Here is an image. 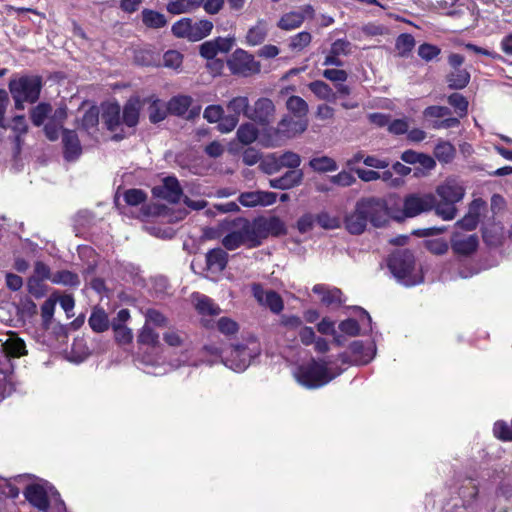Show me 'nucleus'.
Returning a JSON list of instances; mask_svg holds the SVG:
<instances>
[{"mask_svg":"<svg viewBox=\"0 0 512 512\" xmlns=\"http://www.w3.org/2000/svg\"><path fill=\"white\" fill-rule=\"evenodd\" d=\"M387 203L383 198L364 197L356 202L354 210L345 217V227L349 233L359 235L370 222L375 227L387 221Z\"/></svg>","mask_w":512,"mask_h":512,"instance_id":"1","label":"nucleus"},{"mask_svg":"<svg viewBox=\"0 0 512 512\" xmlns=\"http://www.w3.org/2000/svg\"><path fill=\"white\" fill-rule=\"evenodd\" d=\"M388 267L395 278L405 286H414L423 282V276L415 268V258L411 251L401 250L393 253Z\"/></svg>","mask_w":512,"mask_h":512,"instance_id":"2","label":"nucleus"},{"mask_svg":"<svg viewBox=\"0 0 512 512\" xmlns=\"http://www.w3.org/2000/svg\"><path fill=\"white\" fill-rule=\"evenodd\" d=\"M307 126V120L284 116L276 127L265 129L261 133V143L265 147L280 146L285 139L294 138L303 133Z\"/></svg>","mask_w":512,"mask_h":512,"instance_id":"3","label":"nucleus"},{"mask_svg":"<svg viewBox=\"0 0 512 512\" xmlns=\"http://www.w3.org/2000/svg\"><path fill=\"white\" fill-rule=\"evenodd\" d=\"M42 79L36 75H24L9 82V90L15 102V108L24 109V103H35L40 96Z\"/></svg>","mask_w":512,"mask_h":512,"instance_id":"4","label":"nucleus"},{"mask_svg":"<svg viewBox=\"0 0 512 512\" xmlns=\"http://www.w3.org/2000/svg\"><path fill=\"white\" fill-rule=\"evenodd\" d=\"M260 353V344L255 339H249L245 344L232 346L229 354L222 358V362L233 371L243 372Z\"/></svg>","mask_w":512,"mask_h":512,"instance_id":"5","label":"nucleus"},{"mask_svg":"<svg viewBox=\"0 0 512 512\" xmlns=\"http://www.w3.org/2000/svg\"><path fill=\"white\" fill-rule=\"evenodd\" d=\"M436 203V195L433 193H410L403 199L402 210L394 215L397 221L406 218H414L422 213L433 210Z\"/></svg>","mask_w":512,"mask_h":512,"instance_id":"6","label":"nucleus"},{"mask_svg":"<svg viewBox=\"0 0 512 512\" xmlns=\"http://www.w3.org/2000/svg\"><path fill=\"white\" fill-rule=\"evenodd\" d=\"M295 376L299 384L309 389L322 387L335 377L329 374L326 363L317 361L301 366Z\"/></svg>","mask_w":512,"mask_h":512,"instance_id":"7","label":"nucleus"},{"mask_svg":"<svg viewBox=\"0 0 512 512\" xmlns=\"http://www.w3.org/2000/svg\"><path fill=\"white\" fill-rule=\"evenodd\" d=\"M276 106L268 97L258 98L250 106L248 119L262 127V133L265 129L271 128L270 125L276 120Z\"/></svg>","mask_w":512,"mask_h":512,"instance_id":"8","label":"nucleus"},{"mask_svg":"<svg viewBox=\"0 0 512 512\" xmlns=\"http://www.w3.org/2000/svg\"><path fill=\"white\" fill-rule=\"evenodd\" d=\"M227 65L232 74L243 77L258 74L261 70V64L252 54L243 49L235 50L227 60Z\"/></svg>","mask_w":512,"mask_h":512,"instance_id":"9","label":"nucleus"},{"mask_svg":"<svg viewBox=\"0 0 512 512\" xmlns=\"http://www.w3.org/2000/svg\"><path fill=\"white\" fill-rule=\"evenodd\" d=\"M230 228L239 235L241 242L247 248H256L261 245L255 219L250 221L244 217H238L231 222Z\"/></svg>","mask_w":512,"mask_h":512,"instance_id":"10","label":"nucleus"},{"mask_svg":"<svg viewBox=\"0 0 512 512\" xmlns=\"http://www.w3.org/2000/svg\"><path fill=\"white\" fill-rule=\"evenodd\" d=\"M52 486L28 485L24 491L26 500L39 511L49 512Z\"/></svg>","mask_w":512,"mask_h":512,"instance_id":"11","label":"nucleus"},{"mask_svg":"<svg viewBox=\"0 0 512 512\" xmlns=\"http://www.w3.org/2000/svg\"><path fill=\"white\" fill-rule=\"evenodd\" d=\"M252 293L257 302L270 309L274 314H279L284 303L281 296L274 290H264L260 284H253Z\"/></svg>","mask_w":512,"mask_h":512,"instance_id":"12","label":"nucleus"},{"mask_svg":"<svg viewBox=\"0 0 512 512\" xmlns=\"http://www.w3.org/2000/svg\"><path fill=\"white\" fill-rule=\"evenodd\" d=\"M155 197L164 199L170 203H178L183 194L178 179L174 176H168L163 179L162 185L155 186L152 189Z\"/></svg>","mask_w":512,"mask_h":512,"instance_id":"13","label":"nucleus"},{"mask_svg":"<svg viewBox=\"0 0 512 512\" xmlns=\"http://www.w3.org/2000/svg\"><path fill=\"white\" fill-rule=\"evenodd\" d=\"M436 195L440 199L458 203L464 198L465 187L460 180L448 178L444 183L437 186Z\"/></svg>","mask_w":512,"mask_h":512,"instance_id":"14","label":"nucleus"},{"mask_svg":"<svg viewBox=\"0 0 512 512\" xmlns=\"http://www.w3.org/2000/svg\"><path fill=\"white\" fill-rule=\"evenodd\" d=\"M257 231L260 242L266 239L269 235L279 236L286 232L283 221L276 216L272 217H258L255 218Z\"/></svg>","mask_w":512,"mask_h":512,"instance_id":"15","label":"nucleus"},{"mask_svg":"<svg viewBox=\"0 0 512 512\" xmlns=\"http://www.w3.org/2000/svg\"><path fill=\"white\" fill-rule=\"evenodd\" d=\"M67 118V107L61 105L57 107L48 117V121L44 126V133L50 141L59 138V133L63 131V123Z\"/></svg>","mask_w":512,"mask_h":512,"instance_id":"16","label":"nucleus"},{"mask_svg":"<svg viewBox=\"0 0 512 512\" xmlns=\"http://www.w3.org/2000/svg\"><path fill=\"white\" fill-rule=\"evenodd\" d=\"M277 195L269 191H249L239 195L238 201L244 207L269 206L276 202Z\"/></svg>","mask_w":512,"mask_h":512,"instance_id":"17","label":"nucleus"},{"mask_svg":"<svg viewBox=\"0 0 512 512\" xmlns=\"http://www.w3.org/2000/svg\"><path fill=\"white\" fill-rule=\"evenodd\" d=\"M479 241L475 234L453 233L451 236V247L458 255H470L476 251Z\"/></svg>","mask_w":512,"mask_h":512,"instance_id":"18","label":"nucleus"},{"mask_svg":"<svg viewBox=\"0 0 512 512\" xmlns=\"http://www.w3.org/2000/svg\"><path fill=\"white\" fill-rule=\"evenodd\" d=\"M302 170H288L282 176L269 180V186L274 189L288 190L299 186L303 181Z\"/></svg>","mask_w":512,"mask_h":512,"instance_id":"19","label":"nucleus"},{"mask_svg":"<svg viewBox=\"0 0 512 512\" xmlns=\"http://www.w3.org/2000/svg\"><path fill=\"white\" fill-rule=\"evenodd\" d=\"M62 142L64 157L68 161L77 159L82 153V147L77 133L74 130L63 129Z\"/></svg>","mask_w":512,"mask_h":512,"instance_id":"20","label":"nucleus"},{"mask_svg":"<svg viewBox=\"0 0 512 512\" xmlns=\"http://www.w3.org/2000/svg\"><path fill=\"white\" fill-rule=\"evenodd\" d=\"M312 291L320 296L322 304L326 306H339L342 304V291L336 287L316 284Z\"/></svg>","mask_w":512,"mask_h":512,"instance_id":"21","label":"nucleus"},{"mask_svg":"<svg viewBox=\"0 0 512 512\" xmlns=\"http://www.w3.org/2000/svg\"><path fill=\"white\" fill-rule=\"evenodd\" d=\"M141 101L139 98H130L124 105L121 114L122 122L129 128H134L139 122Z\"/></svg>","mask_w":512,"mask_h":512,"instance_id":"22","label":"nucleus"},{"mask_svg":"<svg viewBox=\"0 0 512 512\" xmlns=\"http://www.w3.org/2000/svg\"><path fill=\"white\" fill-rule=\"evenodd\" d=\"M229 255L222 248H214L206 253V265L210 271L222 272L228 263Z\"/></svg>","mask_w":512,"mask_h":512,"instance_id":"23","label":"nucleus"},{"mask_svg":"<svg viewBox=\"0 0 512 512\" xmlns=\"http://www.w3.org/2000/svg\"><path fill=\"white\" fill-rule=\"evenodd\" d=\"M107 129L111 132L117 131L122 122L121 107L118 103L109 104L102 115Z\"/></svg>","mask_w":512,"mask_h":512,"instance_id":"24","label":"nucleus"},{"mask_svg":"<svg viewBox=\"0 0 512 512\" xmlns=\"http://www.w3.org/2000/svg\"><path fill=\"white\" fill-rule=\"evenodd\" d=\"M268 35V24L264 19H259L254 26L249 28L246 34V42L250 46L262 44Z\"/></svg>","mask_w":512,"mask_h":512,"instance_id":"25","label":"nucleus"},{"mask_svg":"<svg viewBox=\"0 0 512 512\" xmlns=\"http://www.w3.org/2000/svg\"><path fill=\"white\" fill-rule=\"evenodd\" d=\"M195 308L202 316H217L221 313V308L211 298L203 294H196Z\"/></svg>","mask_w":512,"mask_h":512,"instance_id":"26","label":"nucleus"},{"mask_svg":"<svg viewBox=\"0 0 512 512\" xmlns=\"http://www.w3.org/2000/svg\"><path fill=\"white\" fill-rule=\"evenodd\" d=\"M305 21V15L297 11L284 13L277 21V27L283 31H292L302 26Z\"/></svg>","mask_w":512,"mask_h":512,"instance_id":"27","label":"nucleus"},{"mask_svg":"<svg viewBox=\"0 0 512 512\" xmlns=\"http://www.w3.org/2000/svg\"><path fill=\"white\" fill-rule=\"evenodd\" d=\"M213 22L208 19L193 21L191 19L189 41L196 42L210 35L213 30Z\"/></svg>","mask_w":512,"mask_h":512,"instance_id":"28","label":"nucleus"},{"mask_svg":"<svg viewBox=\"0 0 512 512\" xmlns=\"http://www.w3.org/2000/svg\"><path fill=\"white\" fill-rule=\"evenodd\" d=\"M470 73L464 68L452 69L446 76V82L450 89H464L470 82Z\"/></svg>","mask_w":512,"mask_h":512,"instance_id":"29","label":"nucleus"},{"mask_svg":"<svg viewBox=\"0 0 512 512\" xmlns=\"http://www.w3.org/2000/svg\"><path fill=\"white\" fill-rule=\"evenodd\" d=\"M204 2V0L168 1L166 4V10L173 15L189 13L204 4Z\"/></svg>","mask_w":512,"mask_h":512,"instance_id":"30","label":"nucleus"},{"mask_svg":"<svg viewBox=\"0 0 512 512\" xmlns=\"http://www.w3.org/2000/svg\"><path fill=\"white\" fill-rule=\"evenodd\" d=\"M236 136L243 145H250L257 140L259 130L254 122H245L238 127Z\"/></svg>","mask_w":512,"mask_h":512,"instance_id":"31","label":"nucleus"},{"mask_svg":"<svg viewBox=\"0 0 512 512\" xmlns=\"http://www.w3.org/2000/svg\"><path fill=\"white\" fill-rule=\"evenodd\" d=\"M311 92L320 100L335 102L336 101V93L332 90V88L321 80H316L311 82L308 85Z\"/></svg>","mask_w":512,"mask_h":512,"instance_id":"32","label":"nucleus"},{"mask_svg":"<svg viewBox=\"0 0 512 512\" xmlns=\"http://www.w3.org/2000/svg\"><path fill=\"white\" fill-rule=\"evenodd\" d=\"M89 326L94 332L101 333L109 328V319L101 308H94L88 320Z\"/></svg>","mask_w":512,"mask_h":512,"instance_id":"33","label":"nucleus"},{"mask_svg":"<svg viewBox=\"0 0 512 512\" xmlns=\"http://www.w3.org/2000/svg\"><path fill=\"white\" fill-rule=\"evenodd\" d=\"M352 354L355 356L354 362L358 365L369 363L373 357L374 352L371 347L365 348L361 341H354L350 345Z\"/></svg>","mask_w":512,"mask_h":512,"instance_id":"34","label":"nucleus"},{"mask_svg":"<svg viewBox=\"0 0 512 512\" xmlns=\"http://www.w3.org/2000/svg\"><path fill=\"white\" fill-rule=\"evenodd\" d=\"M433 210L444 221L453 220L457 215L456 203L445 199L436 200Z\"/></svg>","mask_w":512,"mask_h":512,"instance_id":"35","label":"nucleus"},{"mask_svg":"<svg viewBox=\"0 0 512 512\" xmlns=\"http://www.w3.org/2000/svg\"><path fill=\"white\" fill-rule=\"evenodd\" d=\"M309 166L318 173L334 172L338 169L336 161L329 156L314 157L309 161Z\"/></svg>","mask_w":512,"mask_h":512,"instance_id":"36","label":"nucleus"},{"mask_svg":"<svg viewBox=\"0 0 512 512\" xmlns=\"http://www.w3.org/2000/svg\"><path fill=\"white\" fill-rule=\"evenodd\" d=\"M99 124V109L96 106L89 108L81 119V128L92 135L97 131Z\"/></svg>","mask_w":512,"mask_h":512,"instance_id":"37","label":"nucleus"},{"mask_svg":"<svg viewBox=\"0 0 512 512\" xmlns=\"http://www.w3.org/2000/svg\"><path fill=\"white\" fill-rule=\"evenodd\" d=\"M141 14L143 24L148 28L159 29L167 24L164 14L158 11L144 9Z\"/></svg>","mask_w":512,"mask_h":512,"instance_id":"38","label":"nucleus"},{"mask_svg":"<svg viewBox=\"0 0 512 512\" xmlns=\"http://www.w3.org/2000/svg\"><path fill=\"white\" fill-rule=\"evenodd\" d=\"M259 169L267 175L278 173L282 169L278 154L269 153L262 157L259 163Z\"/></svg>","mask_w":512,"mask_h":512,"instance_id":"39","label":"nucleus"},{"mask_svg":"<svg viewBox=\"0 0 512 512\" xmlns=\"http://www.w3.org/2000/svg\"><path fill=\"white\" fill-rule=\"evenodd\" d=\"M193 99L190 96L180 95L173 97L169 102V110L177 116H183L192 105Z\"/></svg>","mask_w":512,"mask_h":512,"instance_id":"40","label":"nucleus"},{"mask_svg":"<svg viewBox=\"0 0 512 512\" xmlns=\"http://www.w3.org/2000/svg\"><path fill=\"white\" fill-rule=\"evenodd\" d=\"M51 281L54 284L69 286V287H78L80 285V278L78 274L68 271L61 270L57 271L51 277Z\"/></svg>","mask_w":512,"mask_h":512,"instance_id":"41","label":"nucleus"},{"mask_svg":"<svg viewBox=\"0 0 512 512\" xmlns=\"http://www.w3.org/2000/svg\"><path fill=\"white\" fill-rule=\"evenodd\" d=\"M456 154L455 147L448 141L439 142L434 149V155L439 162L450 163Z\"/></svg>","mask_w":512,"mask_h":512,"instance_id":"42","label":"nucleus"},{"mask_svg":"<svg viewBox=\"0 0 512 512\" xmlns=\"http://www.w3.org/2000/svg\"><path fill=\"white\" fill-rule=\"evenodd\" d=\"M51 112L52 106L49 103H39L30 111V118L32 123L37 127L43 125L45 120L48 121V117L51 114Z\"/></svg>","mask_w":512,"mask_h":512,"instance_id":"43","label":"nucleus"},{"mask_svg":"<svg viewBox=\"0 0 512 512\" xmlns=\"http://www.w3.org/2000/svg\"><path fill=\"white\" fill-rule=\"evenodd\" d=\"M227 109L232 112V115H237V118L243 114L248 118V112L250 109L249 99L246 96H237L232 98L227 103Z\"/></svg>","mask_w":512,"mask_h":512,"instance_id":"44","label":"nucleus"},{"mask_svg":"<svg viewBox=\"0 0 512 512\" xmlns=\"http://www.w3.org/2000/svg\"><path fill=\"white\" fill-rule=\"evenodd\" d=\"M312 35L308 31H301L289 38L288 47L293 52H301L310 45Z\"/></svg>","mask_w":512,"mask_h":512,"instance_id":"45","label":"nucleus"},{"mask_svg":"<svg viewBox=\"0 0 512 512\" xmlns=\"http://www.w3.org/2000/svg\"><path fill=\"white\" fill-rule=\"evenodd\" d=\"M287 109L293 113L296 117H305L308 113L307 102L299 96H290L286 101Z\"/></svg>","mask_w":512,"mask_h":512,"instance_id":"46","label":"nucleus"},{"mask_svg":"<svg viewBox=\"0 0 512 512\" xmlns=\"http://www.w3.org/2000/svg\"><path fill=\"white\" fill-rule=\"evenodd\" d=\"M3 347L5 353L11 357H20L27 354L25 342L20 338L8 339Z\"/></svg>","mask_w":512,"mask_h":512,"instance_id":"47","label":"nucleus"},{"mask_svg":"<svg viewBox=\"0 0 512 512\" xmlns=\"http://www.w3.org/2000/svg\"><path fill=\"white\" fill-rule=\"evenodd\" d=\"M415 46V39L411 34H400L395 43L396 50L399 56L406 57L413 50Z\"/></svg>","mask_w":512,"mask_h":512,"instance_id":"48","label":"nucleus"},{"mask_svg":"<svg viewBox=\"0 0 512 512\" xmlns=\"http://www.w3.org/2000/svg\"><path fill=\"white\" fill-rule=\"evenodd\" d=\"M317 224L326 230H333L340 227V219L337 216L331 215L326 211H322L316 215Z\"/></svg>","mask_w":512,"mask_h":512,"instance_id":"49","label":"nucleus"},{"mask_svg":"<svg viewBox=\"0 0 512 512\" xmlns=\"http://www.w3.org/2000/svg\"><path fill=\"white\" fill-rule=\"evenodd\" d=\"M137 341L143 345L156 346L159 344V334L156 333L151 326L144 324Z\"/></svg>","mask_w":512,"mask_h":512,"instance_id":"50","label":"nucleus"},{"mask_svg":"<svg viewBox=\"0 0 512 512\" xmlns=\"http://www.w3.org/2000/svg\"><path fill=\"white\" fill-rule=\"evenodd\" d=\"M145 324L154 325L156 327H166L168 325V319L160 311L149 308L144 313Z\"/></svg>","mask_w":512,"mask_h":512,"instance_id":"51","label":"nucleus"},{"mask_svg":"<svg viewBox=\"0 0 512 512\" xmlns=\"http://www.w3.org/2000/svg\"><path fill=\"white\" fill-rule=\"evenodd\" d=\"M278 156L282 168H288L289 170H299L298 167L301 164V157L299 154L292 151H286L282 154H278Z\"/></svg>","mask_w":512,"mask_h":512,"instance_id":"52","label":"nucleus"},{"mask_svg":"<svg viewBox=\"0 0 512 512\" xmlns=\"http://www.w3.org/2000/svg\"><path fill=\"white\" fill-rule=\"evenodd\" d=\"M448 103L455 108L460 117H463L468 112V100L459 93H452L448 96Z\"/></svg>","mask_w":512,"mask_h":512,"instance_id":"53","label":"nucleus"},{"mask_svg":"<svg viewBox=\"0 0 512 512\" xmlns=\"http://www.w3.org/2000/svg\"><path fill=\"white\" fill-rule=\"evenodd\" d=\"M163 340L171 347H182L185 345L187 336L178 330H168L163 334Z\"/></svg>","mask_w":512,"mask_h":512,"instance_id":"54","label":"nucleus"},{"mask_svg":"<svg viewBox=\"0 0 512 512\" xmlns=\"http://www.w3.org/2000/svg\"><path fill=\"white\" fill-rule=\"evenodd\" d=\"M440 54L441 49L430 43H423L418 47V56L426 62L436 59Z\"/></svg>","mask_w":512,"mask_h":512,"instance_id":"55","label":"nucleus"},{"mask_svg":"<svg viewBox=\"0 0 512 512\" xmlns=\"http://www.w3.org/2000/svg\"><path fill=\"white\" fill-rule=\"evenodd\" d=\"M112 327H113L114 334H115V340L119 344H129L132 341L133 334H132V330L130 328H128L127 326L122 325L120 323H118V324L113 323Z\"/></svg>","mask_w":512,"mask_h":512,"instance_id":"56","label":"nucleus"},{"mask_svg":"<svg viewBox=\"0 0 512 512\" xmlns=\"http://www.w3.org/2000/svg\"><path fill=\"white\" fill-rule=\"evenodd\" d=\"M191 18H181L172 25L171 31L177 38H185L189 40Z\"/></svg>","mask_w":512,"mask_h":512,"instance_id":"57","label":"nucleus"},{"mask_svg":"<svg viewBox=\"0 0 512 512\" xmlns=\"http://www.w3.org/2000/svg\"><path fill=\"white\" fill-rule=\"evenodd\" d=\"M217 328L222 334L226 336H231L238 332L239 325L237 324L236 321L229 317H221L217 321Z\"/></svg>","mask_w":512,"mask_h":512,"instance_id":"58","label":"nucleus"},{"mask_svg":"<svg viewBox=\"0 0 512 512\" xmlns=\"http://www.w3.org/2000/svg\"><path fill=\"white\" fill-rule=\"evenodd\" d=\"M330 182L336 186L349 187L356 182V178L348 171L342 170L330 177Z\"/></svg>","mask_w":512,"mask_h":512,"instance_id":"59","label":"nucleus"},{"mask_svg":"<svg viewBox=\"0 0 512 512\" xmlns=\"http://www.w3.org/2000/svg\"><path fill=\"white\" fill-rule=\"evenodd\" d=\"M147 198L146 193L141 189H129L124 193V200L130 206H137Z\"/></svg>","mask_w":512,"mask_h":512,"instance_id":"60","label":"nucleus"},{"mask_svg":"<svg viewBox=\"0 0 512 512\" xmlns=\"http://www.w3.org/2000/svg\"><path fill=\"white\" fill-rule=\"evenodd\" d=\"M56 306V300L48 298L41 306V317L43 324L48 327L51 324Z\"/></svg>","mask_w":512,"mask_h":512,"instance_id":"61","label":"nucleus"},{"mask_svg":"<svg viewBox=\"0 0 512 512\" xmlns=\"http://www.w3.org/2000/svg\"><path fill=\"white\" fill-rule=\"evenodd\" d=\"M183 56L176 50H169L163 55V65L168 68L177 69L181 66Z\"/></svg>","mask_w":512,"mask_h":512,"instance_id":"62","label":"nucleus"},{"mask_svg":"<svg viewBox=\"0 0 512 512\" xmlns=\"http://www.w3.org/2000/svg\"><path fill=\"white\" fill-rule=\"evenodd\" d=\"M238 122L239 118H237V115L229 114L225 116L223 114L222 118L218 122V130L221 133H229L237 127Z\"/></svg>","mask_w":512,"mask_h":512,"instance_id":"63","label":"nucleus"},{"mask_svg":"<svg viewBox=\"0 0 512 512\" xmlns=\"http://www.w3.org/2000/svg\"><path fill=\"white\" fill-rule=\"evenodd\" d=\"M148 113H149V120L152 123L161 122L166 117V111L161 106V104L158 100H155L150 104Z\"/></svg>","mask_w":512,"mask_h":512,"instance_id":"64","label":"nucleus"}]
</instances>
